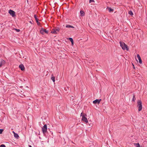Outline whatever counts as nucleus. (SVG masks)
Instances as JSON below:
<instances>
[{"label": "nucleus", "instance_id": "f257e3e1", "mask_svg": "<svg viewBox=\"0 0 147 147\" xmlns=\"http://www.w3.org/2000/svg\"><path fill=\"white\" fill-rule=\"evenodd\" d=\"M119 43L121 47L123 49V50H128V48L127 45L125 44L124 42H123L120 41Z\"/></svg>", "mask_w": 147, "mask_h": 147}, {"label": "nucleus", "instance_id": "f03ea898", "mask_svg": "<svg viewBox=\"0 0 147 147\" xmlns=\"http://www.w3.org/2000/svg\"><path fill=\"white\" fill-rule=\"evenodd\" d=\"M137 107H138V111H140L142 110V109L141 101L140 100H138L137 101Z\"/></svg>", "mask_w": 147, "mask_h": 147}, {"label": "nucleus", "instance_id": "7ed1b4c3", "mask_svg": "<svg viewBox=\"0 0 147 147\" xmlns=\"http://www.w3.org/2000/svg\"><path fill=\"white\" fill-rule=\"evenodd\" d=\"M87 116L86 114H84V115H82V120L84 121L86 123L88 122V121L87 118L86 117Z\"/></svg>", "mask_w": 147, "mask_h": 147}, {"label": "nucleus", "instance_id": "20e7f679", "mask_svg": "<svg viewBox=\"0 0 147 147\" xmlns=\"http://www.w3.org/2000/svg\"><path fill=\"white\" fill-rule=\"evenodd\" d=\"M42 131L43 134H45L47 131V127L46 124L42 128Z\"/></svg>", "mask_w": 147, "mask_h": 147}, {"label": "nucleus", "instance_id": "39448f33", "mask_svg": "<svg viewBox=\"0 0 147 147\" xmlns=\"http://www.w3.org/2000/svg\"><path fill=\"white\" fill-rule=\"evenodd\" d=\"M9 13L13 17H14L15 16V12L11 10L10 9L9 10Z\"/></svg>", "mask_w": 147, "mask_h": 147}, {"label": "nucleus", "instance_id": "423d86ee", "mask_svg": "<svg viewBox=\"0 0 147 147\" xmlns=\"http://www.w3.org/2000/svg\"><path fill=\"white\" fill-rule=\"evenodd\" d=\"M135 58L137 61H138V60L139 63L140 64L142 63V61L140 56H137V57H135Z\"/></svg>", "mask_w": 147, "mask_h": 147}, {"label": "nucleus", "instance_id": "0eeeda50", "mask_svg": "<svg viewBox=\"0 0 147 147\" xmlns=\"http://www.w3.org/2000/svg\"><path fill=\"white\" fill-rule=\"evenodd\" d=\"M40 33L42 34H43L44 33L47 34L48 33V31L46 29L42 28L41 30L40 31Z\"/></svg>", "mask_w": 147, "mask_h": 147}, {"label": "nucleus", "instance_id": "6e6552de", "mask_svg": "<svg viewBox=\"0 0 147 147\" xmlns=\"http://www.w3.org/2000/svg\"><path fill=\"white\" fill-rule=\"evenodd\" d=\"M101 100V99H96V100H94L93 102L94 104H95L96 103H97L98 104H99L100 103Z\"/></svg>", "mask_w": 147, "mask_h": 147}, {"label": "nucleus", "instance_id": "1a4fd4ad", "mask_svg": "<svg viewBox=\"0 0 147 147\" xmlns=\"http://www.w3.org/2000/svg\"><path fill=\"white\" fill-rule=\"evenodd\" d=\"M19 67L20 68L21 70L22 71L24 70L25 67L23 64H21L19 65Z\"/></svg>", "mask_w": 147, "mask_h": 147}, {"label": "nucleus", "instance_id": "9d476101", "mask_svg": "<svg viewBox=\"0 0 147 147\" xmlns=\"http://www.w3.org/2000/svg\"><path fill=\"white\" fill-rule=\"evenodd\" d=\"M13 133L14 134V136L16 138H18L19 137L18 134L16 133L14 131H13Z\"/></svg>", "mask_w": 147, "mask_h": 147}, {"label": "nucleus", "instance_id": "9b49d317", "mask_svg": "<svg viewBox=\"0 0 147 147\" xmlns=\"http://www.w3.org/2000/svg\"><path fill=\"white\" fill-rule=\"evenodd\" d=\"M69 40L71 42V45L72 46H73L74 45V41L73 39L72 38H69Z\"/></svg>", "mask_w": 147, "mask_h": 147}, {"label": "nucleus", "instance_id": "f8f14e48", "mask_svg": "<svg viewBox=\"0 0 147 147\" xmlns=\"http://www.w3.org/2000/svg\"><path fill=\"white\" fill-rule=\"evenodd\" d=\"M22 56L23 57H20V58H21L23 60L25 61V60L27 58V57L26 56Z\"/></svg>", "mask_w": 147, "mask_h": 147}, {"label": "nucleus", "instance_id": "ddd939ff", "mask_svg": "<svg viewBox=\"0 0 147 147\" xmlns=\"http://www.w3.org/2000/svg\"><path fill=\"white\" fill-rule=\"evenodd\" d=\"M80 15L81 16H83L85 15V13L84 11L82 10L80 11Z\"/></svg>", "mask_w": 147, "mask_h": 147}, {"label": "nucleus", "instance_id": "4468645a", "mask_svg": "<svg viewBox=\"0 0 147 147\" xmlns=\"http://www.w3.org/2000/svg\"><path fill=\"white\" fill-rule=\"evenodd\" d=\"M134 144L136 147H142L141 146H140L139 143H134Z\"/></svg>", "mask_w": 147, "mask_h": 147}, {"label": "nucleus", "instance_id": "2eb2a0df", "mask_svg": "<svg viewBox=\"0 0 147 147\" xmlns=\"http://www.w3.org/2000/svg\"><path fill=\"white\" fill-rule=\"evenodd\" d=\"M51 32L53 34H57V32H56V31H55V29H53L52 31Z\"/></svg>", "mask_w": 147, "mask_h": 147}, {"label": "nucleus", "instance_id": "dca6fc26", "mask_svg": "<svg viewBox=\"0 0 147 147\" xmlns=\"http://www.w3.org/2000/svg\"><path fill=\"white\" fill-rule=\"evenodd\" d=\"M66 27L67 28H74V27L72 26H71V25H67L66 26Z\"/></svg>", "mask_w": 147, "mask_h": 147}, {"label": "nucleus", "instance_id": "f3484780", "mask_svg": "<svg viewBox=\"0 0 147 147\" xmlns=\"http://www.w3.org/2000/svg\"><path fill=\"white\" fill-rule=\"evenodd\" d=\"M107 9L109 10V12L113 11V9H111V8H110V7H109V8H107Z\"/></svg>", "mask_w": 147, "mask_h": 147}, {"label": "nucleus", "instance_id": "a211bd4d", "mask_svg": "<svg viewBox=\"0 0 147 147\" xmlns=\"http://www.w3.org/2000/svg\"><path fill=\"white\" fill-rule=\"evenodd\" d=\"M128 13L129 14L131 15V16H132L133 15V13L131 11H129L128 12Z\"/></svg>", "mask_w": 147, "mask_h": 147}, {"label": "nucleus", "instance_id": "6ab92c4d", "mask_svg": "<svg viewBox=\"0 0 147 147\" xmlns=\"http://www.w3.org/2000/svg\"><path fill=\"white\" fill-rule=\"evenodd\" d=\"M34 18H35V20H36V22H37V21H38V18H37L36 15H34Z\"/></svg>", "mask_w": 147, "mask_h": 147}, {"label": "nucleus", "instance_id": "aec40b11", "mask_svg": "<svg viewBox=\"0 0 147 147\" xmlns=\"http://www.w3.org/2000/svg\"><path fill=\"white\" fill-rule=\"evenodd\" d=\"M55 78L54 76H53L51 78V79L53 80V82L55 81Z\"/></svg>", "mask_w": 147, "mask_h": 147}, {"label": "nucleus", "instance_id": "412c9836", "mask_svg": "<svg viewBox=\"0 0 147 147\" xmlns=\"http://www.w3.org/2000/svg\"><path fill=\"white\" fill-rule=\"evenodd\" d=\"M135 100L136 98L135 97V96H133V98L132 99V101H134Z\"/></svg>", "mask_w": 147, "mask_h": 147}, {"label": "nucleus", "instance_id": "4be33fe9", "mask_svg": "<svg viewBox=\"0 0 147 147\" xmlns=\"http://www.w3.org/2000/svg\"><path fill=\"white\" fill-rule=\"evenodd\" d=\"M55 29V31H56V32H57H57H58L59 31V28H56V29Z\"/></svg>", "mask_w": 147, "mask_h": 147}, {"label": "nucleus", "instance_id": "5701e85b", "mask_svg": "<svg viewBox=\"0 0 147 147\" xmlns=\"http://www.w3.org/2000/svg\"><path fill=\"white\" fill-rule=\"evenodd\" d=\"M3 131V129H0V134H1Z\"/></svg>", "mask_w": 147, "mask_h": 147}, {"label": "nucleus", "instance_id": "b1692460", "mask_svg": "<svg viewBox=\"0 0 147 147\" xmlns=\"http://www.w3.org/2000/svg\"><path fill=\"white\" fill-rule=\"evenodd\" d=\"M0 146V147H5V146L4 144H2Z\"/></svg>", "mask_w": 147, "mask_h": 147}, {"label": "nucleus", "instance_id": "393cba45", "mask_svg": "<svg viewBox=\"0 0 147 147\" xmlns=\"http://www.w3.org/2000/svg\"><path fill=\"white\" fill-rule=\"evenodd\" d=\"M15 30L17 32H19L20 31V30L19 29H15Z\"/></svg>", "mask_w": 147, "mask_h": 147}, {"label": "nucleus", "instance_id": "a878e982", "mask_svg": "<svg viewBox=\"0 0 147 147\" xmlns=\"http://www.w3.org/2000/svg\"><path fill=\"white\" fill-rule=\"evenodd\" d=\"M90 3L93 2H94V0H90Z\"/></svg>", "mask_w": 147, "mask_h": 147}, {"label": "nucleus", "instance_id": "bb28decb", "mask_svg": "<svg viewBox=\"0 0 147 147\" xmlns=\"http://www.w3.org/2000/svg\"><path fill=\"white\" fill-rule=\"evenodd\" d=\"M36 22L37 23V24L38 25H40V23L38 21H37Z\"/></svg>", "mask_w": 147, "mask_h": 147}, {"label": "nucleus", "instance_id": "cd10ccee", "mask_svg": "<svg viewBox=\"0 0 147 147\" xmlns=\"http://www.w3.org/2000/svg\"><path fill=\"white\" fill-rule=\"evenodd\" d=\"M84 115V114H83V113H81V114L80 116H82V115Z\"/></svg>", "mask_w": 147, "mask_h": 147}, {"label": "nucleus", "instance_id": "c85d7f7f", "mask_svg": "<svg viewBox=\"0 0 147 147\" xmlns=\"http://www.w3.org/2000/svg\"><path fill=\"white\" fill-rule=\"evenodd\" d=\"M29 22H30V23H31V24H32V22H31V21H29Z\"/></svg>", "mask_w": 147, "mask_h": 147}, {"label": "nucleus", "instance_id": "c756f323", "mask_svg": "<svg viewBox=\"0 0 147 147\" xmlns=\"http://www.w3.org/2000/svg\"><path fill=\"white\" fill-rule=\"evenodd\" d=\"M2 64L1 63L0 64V67H1L2 66Z\"/></svg>", "mask_w": 147, "mask_h": 147}, {"label": "nucleus", "instance_id": "7c9ffc66", "mask_svg": "<svg viewBox=\"0 0 147 147\" xmlns=\"http://www.w3.org/2000/svg\"><path fill=\"white\" fill-rule=\"evenodd\" d=\"M29 147H32L31 146H30V145H29Z\"/></svg>", "mask_w": 147, "mask_h": 147}, {"label": "nucleus", "instance_id": "2f4dec72", "mask_svg": "<svg viewBox=\"0 0 147 147\" xmlns=\"http://www.w3.org/2000/svg\"><path fill=\"white\" fill-rule=\"evenodd\" d=\"M134 66V69H135V67H134V66Z\"/></svg>", "mask_w": 147, "mask_h": 147}, {"label": "nucleus", "instance_id": "473e14b6", "mask_svg": "<svg viewBox=\"0 0 147 147\" xmlns=\"http://www.w3.org/2000/svg\"><path fill=\"white\" fill-rule=\"evenodd\" d=\"M132 65H133V66H134V64H133V63H132Z\"/></svg>", "mask_w": 147, "mask_h": 147}]
</instances>
